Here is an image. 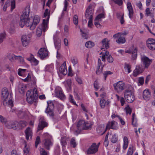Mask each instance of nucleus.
I'll return each mask as SVG.
<instances>
[{
	"label": "nucleus",
	"instance_id": "f257e3e1",
	"mask_svg": "<svg viewBox=\"0 0 155 155\" xmlns=\"http://www.w3.org/2000/svg\"><path fill=\"white\" fill-rule=\"evenodd\" d=\"M27 101L30 104L33 102L36 103L38 98V94L35 88L33 90H30L27 91L26 93Z\"/></svg>",
	"mask_w": 155,
	"mask_h": 155
},
{
	"label": "nucleus",
	"instance_id": "f03ea898",
	"mask_svg": "<svg viewBox=\"0 0 155 155\" xmlns=\"http://www.w3.org/2000/svg\"><path fill=\"white\" fill-rule=\"evenodd\" d=\"M92 125V124L90 123H89L88 122H85L84 120H80L77 123V130H75V132L77 135L80 133L82 130H90Z\"/></svg>",
	"mask_w": 155,
	"mask_h": 155
},
{
	"label": "nucleus",
	"instance_id": "7ed1b4c3",
	"mask_svg": "<svg viewBox=\"0 0 155 155\" xmlns=\"http://www.w3.org/2000/svg\"><path fill=\"white\" fill-rule=\"evenodd\" d=\"M30 11V9L29 6H27L23 10L19 23V25L21 28H23L25 25L26 21L29 19L28 16Z\"/></svg>",
	"mask_w": 155,
	"mask_h": 155
},
{
	"label": "nucleus",
	"instance_id": "20e7f679",
	"mask_svg": "<svg viewBox=\"0 0 155 155\" xmlns=\"http://www.w3.org/2000/svg\"><path fill=\"white\" fill-rule=\"evenodd\" d=\"M40 21V18L38 15H35L34 16L33 20L28 19L26 21L25 25L27 27H30L31 30H33L36 28L37 25L39 23Z\"/></svg>",
	"mask_w": 155,
	"mask_h": 155
},
{
	"label": "nucleus",
	"instance_id": "39448f33",
	"mask_svg": "<svg viewBox=\"0 0 155 155\" xmlns=\"http://www.w3.org/2000/svg\"><path fill=\"white\" fill-rule=\"evenodd\" d=\"M124 98L126 101L129 103H131L135 100V97L132 91L129 89L125 90L124 93Z\"/></svg>",
	"mask_w": 155,
	"mask_h": 155
},
{
	"label": "nucleus",
	"instance_id": "423d86ee",
	"mask_svg": "<svg viewBox=\"0 0 155 155\" xmlns=\"http://www.w3.org/2000/svg\"><path fill=\"white\" fill-rule=\"evenodd\" d=\"M47 104L48 107L45 110V112L49 116L53 117L54 116L53 111L54 108V104L51 101H48Z\"/></svg>",
	"mask_w": 155,
	"mask_h": 155
},
{
	"label": "nucleus",
	"instance_id": "0eeeda50",
	"mask_svg": "<svg viewBox=\"0 0 155 155\" xmlns=\"http://www.w3.org/2000/svg\"><path fill=\"white\" fill-rule=\"evenodd\" d=\"M100 55H101V59L102 61L105 62L106 61V58H107V60L109 63H112L114 61V59L111 55H109V52L107 51H106L104 52H101L100 54Z\"/></svg>",
	"mask_w": 155,
	"mask_h": 155
},
{
	"label": "nucleus",
	"instance_id": "6e6552de",
	"mask_svg": "<svg viewBox=\"0 0 155 155\" xmlns=\"http://www.w3.org/2000/svg\"><path fill=\"white\" fill-rule=\"evenodd\" d=\"M114 90L117 92L119 93L124 89V83L122 81H119L113 84Z\"/></svg>",
	"mask_w": 155,
	"mask_h": 155
},
{
	"label": "nucleus",
	"instance_id": "1a4fd4ad",
	"mask_svg": "<svg viewBox=\"0 0 155 155\" xmlns=\"http://www.w3.org/2000/svg\"><path fill=\"white\" fill-rule=\"evenodd\" d=\"M141 59L144 68H148L152 62V60L145 56L141 57Z\"/></svg>",
	"mask_w": 155,
	"mask_h": 155
},
{
	"label": "nucleus",
	"instance_id": "9d476101",
	"mask_svg": "<svg viewBox=\"0 0 155 155\" xmlns=\"http://www.w3.org/2000/svg\"><path fill=\"white\" fill-rule=\"evenodd\" d=\"M48 28V25L42 23L41 25L39 26L37 28L36 33L38 37L40 36L42 34V32H45Z\"/></svg>",
	"mask_w": 155,
	"mask_h": 155
},
{
	"label": "nucleus",
	"instance_id": "9b49d317",
	"mask_svg": "<svg viewBox=\"0 0 155 155\" xmlns=\"http://www.w3.org/2000/svg\"><path fill=\"white\" fill-rule=\"evenodd\" d=\"M118 126L117 122L114 121L109 122L106 126V130L111 129L114 130H117L118 129Z\"/></svg>",
	"mask_w": 155,
	"mask_h": 155
},
{
	"label": "nucleus",
	"instance_id": "f8f14e48",
	"mask_svg": "<svg viewBox=\"0 0 155 155\" xmlns=\"http://www.w3.org/2000/svg\"><path fill=\"white\" fill-rule=\"evenodd\" d=\"M48 55V52L45 48H41L38 51V56L41 59H43Z\"/></svg>",
	"mask_w": 155,
	"mask_h": 155
},
{
	"label": "nucleus",
	"instance_id": "ddd939ff",
	"mask_svg": "<svg viewBox=\"0 0 155 155\" xmlns=\"http://www.w3.org/2000/svg\"><path fill=\"white\" fill-rule=\"evenodd\" d=\"M9 92L8 89L6 88H4L2 90L1 97L3 100V104H4L5 101L8 99Z\"/></svg>",
	"mask_w": 155,
	"mask_h": 155
},
{
	"label": "nucleus",
	"instance_id": "4468645a",
	"mask_svg": "<svg viewBox=\"0 0 155 155\" xmlns=\"http://www.w3.org/2000/svg\"><path fill=\"white\" fill-rule=\"evenodd\" d=\"M98 151L97 147L96 146L95 143H93L89 148L87 150V153L88 154H92L95 153Z\"/></svg>",
	"mask_w": 155,
	"mask_h": 155
},
{
	"label": "nucleus",
	"instance_id": "2eb2a0df",
	"mask_svg": "<svg viewBox=\"0 0 155 155\" xmlns=\"http://www.w3.org/2000/svg\"><path fill=\"white\" fill-rule=\"evenodd\" d=\"M30 37L29 35H24L21 37L22 45L25 47L28 46L30 41Z\"/></svg>",
	"mask_w": 155,
	"mask_h": 155
},
{
	"label": "nucleus",
	"instance_id": "dca6fc26",
	"mask_svg": "<svg viewBox=\"0 0 155 155\" xmlns=\"http://www.w3.org/2000/svg\"><path fill=\"white\" fill-rule=\"evenodd\" d=\"M143 99L146 101H148L151 97V92L148 89L144 90L143 93Z\"/></svg>",
	"mask_w": 155,
	"mask_h": 155
},
{
	"label": "nucleus",
	"instance_id": "f3484780",
	"mask_svg": "<svg viewBox=\"0 0 155 155\" xmlns=\"http://www.w3.org/2000/svg\"><path fill=\"white\" fill-rule=\"evenodd\" d=\"M42 144L47 149L49 150L50 147L52 146L53 143L49 139H45L42 141Z\"/></svg>",
	"mask_w": 155,
	"mask_h": 155
},
{
	"label": "nucleus",
	"instance_id": "a211bd4d",
	"mask_svg": "<svg viewBox=\"0 0 155 155\" xmlns=\"http://www.w3.org/2000/svg\"><path fill=\"white\" fill-rule=\"evenodd\" d=\"M18 122L17 121H11L9 124L6 125V127L8 129H13L14 130H18Z\"/></svg>",
	"mask_w": 155,
	"mask_h": 155
},
{
	"label": "nucleus",
	"instance_id": "6ab92c4d",
	"mask_svg": "<svg viewBox=\"0 0 155 155\" xmlns=\"http://www.w3.org/2000/svg\"><path fill=\"white\" fill-rule=\"evenodd\" d=\"M144 70L140 65L137 66L133 72V75L135 77H137L138 74L142 73Z\"/></svg>",
	"mask_w": 155,
	"mask_h": 155
},
{
	"label": "nucleus",
	"instance_id": "aec40b11",
	"mask_svg": "<svg viewBox=\"0 0 155 155\" xmlns=\"http://www.w3.org/2000/svg\"><path fill=\"white\" fill-rule=\"evenodd\" d=\"M59 71L61 74L64 75L66 74L67 73V70L66 67L65 62H64L61 66L59 68Z\"/></svg>",
	"mask_w": 155,
	"mask_h": 155
},
{
	"label": "nucleus",
	"instance_id": "412c9836",
	"mask_svg": "<svg viewBox=\"0 0 155 155\" xmlns=\"http://www.w3.org/2000/svg\"><path fill=\"white\" fill-rule=\"evenodd\" d=\"M44 17L45 18L47 16V18L46 19H44L43 20L42 23L44 24H46L48 25V21L50 17V12H48V9H46L44 14Z\"/></svg>",
	"mask_w": 155,
	"mask_h": 155
},
{
	"label": "nucleus",
	"instance_id": "4be33fe9",
	"mask_svg": "<svg viewBox=\"0 0 155 155\" xmlns=\"http://www.w3.org/2000/svg\"><path fill=\"white\" fill-rule=\"evenodd\" d=\"M47 125L48 124L44 119H41L40 120L38 125V130H42L44 127L47 126Z\"/></svg>",
	"mask_w": 155,
	"mask_h": 155
},
{
	"label": "nucleus",
	"instance_id": "5701e85b",
	"mask_svg": "<svg viewBox=\"0 0 155 155\" xmlns=\"http://www.w3.org/2000/svg\"><path fill=\"white\" fill-rule=\"evenodd\" d=\"M127 8L129 11V15L130 18H131L134 14V11L131 4L130 2H128L127 4Z\"/></svg>",
	"mask_w": 155,
	"mask_h": 155
},
{
	"label": "nucleus",
	"instance_id": "b1692460",
	"mask_svg": "<svg viewBox=\"0 0 155 155\" xmlns=\"http://www.w3.org/2000/svg\"><path fill=\"white\" fill-rule=\"evenodd\" d=\"M55 95L57 97L61 99H63L65 97V96L61 88L56 89Z\"/></svg>",
	"mask_w": 155,
	"mask_h": 155
},
{
	"label": "nucleus",
	"instance_id": "393cba45",
	"mask_svg": "<svg viewBox=\"0 0 155 155\" xmlns=\"http://www.w3.org/2000/svg\"><path fill=\"white\" fill-rule=\"evenodd\" d=\"M26 134V138L27 140L29 139V137H31L32 132L31 128L29 127L27 128L25 131Z\"/></svg>",
	"mask_w": 155,
	"mask_h": 155
},
{
	"label": "nucleus",
	"instance_id": "a878e982",
	"mask_svg": "<svg viewBox=\"0 0 155 155\" xmlns=\"http://www.w3.org/2000/svg\"><path fill=\"white\" fill-rule=\"evenodd\" d=\"M27 122L25 121H21L18 122V130L22 129L26 126L27 125Z\"/></svg>",
	"mask_w": 155,
	"mask_h": 155
},
{
	"label": "nucleus",
	"instance_id": "bb28decb",
	"mask_svg": "<svg viewBox=\"0 0 155 155\" xmlns=\"http://www.w3.org/2000/svg\"><path fill=\"white\" fill-rule=\"evenodd\" d=\"M101 60L99 58L98 60V64L97 67V68L96 71V73L97 74H99L101 72V71L100 70V68L101 66V71H102V69L104 67V65L102 66V65H101Z\"/></svg>",
	"mask_w": 155,
	"mask_h": 155
},
{
	"label": "nucleus",
	"instance_id": "cd10ccee",
	"mask_svg": "<svg viewBox=\"0 0 155 155\" xmlns=\"http://www.w3.org/2000/svg\"><path fill=\"white\" fill-rule=\"evenodd\" d=\"M93 11L86 10L85 13V16L87 18H92Z\"/></svg>",
	"mask_w": 155,
	"mask_h": 155
},
{
	"label": "nucleus",
	"instance_id": "c85d7f7f",
	"mask_svg": "<svg viewBox=\"0 0 155 155\" xmlns=\"http://www.w3.org/2000/svg\"><path fill=\"white\" fill-rule=\"evenodd\" d=\"M107 130L106 129L104 130V127L102 126H99L97 129V130L98 133H100L101 134H104Z\"/></svg>",
	"mask_w": 155,
	"mask_h": 155
},
{
	"label": "nucleus",
	"instance_id": "c756f323",
	"mask_svg": "<svg viewBox=\"0 0 155 155\" xmlns=\"http://www.w3.org/2000/svg\"><path fill=\"white\" fill-rule=\"evenodd\" d=\"M132 124L134 127H137L138 125L137 120V119L135 118L134 113L132 115Z\"/></svg>",
	"mask_w": 155,
	"mask_h": 155
},
{
	"label": "nucleus",
	"instance_id": "7c9ffc66",
	"mask_svg": "<svg viewBox=\"0 0 155 155\" xmlns=\"http://www.w3.org/2000/svg\"><path fill=\"white\" fill-rule=\"evenodd\" d=\"M54 42L55 48L58 51L60 48L61 43L59 41H57L55 39L54 36Z\"/></svg>",
	"mask_w": 155,
	"mask_h": 155
},
{
	"label": "nucleus",
	"instance_id": "2f4dec72",
	"mask_svg": "<svg viewBox=\"0 0 155 155\" xmlns=\"http://www.w3.org/2000/svg\"><path fill=\"white\" fill-rule=\"evenodd\" d=\"M124 142L123 147V149L125 150L127 148L128 144V140L126 137H124Z\"/></svg>",
	"mask_w": 155,
	"mask_h": 155
},
{
	"label": "nucleus",
	"instance_id": "473e14b6",
	"mask_svg": "<svg viewBox=\"0 0 155 155\" xmlns=\"http://www.w3.org/2000/svg\"><path fill=\"white\" fill-rule=\"evenodd\" d=\"M102 42L103 47H104L106 49H107L109 48L108 42L107 38L104 39L102 40Z\"/></svg>",
	"mask_w": 155,
	"mask_h": 155
},
{
	"label": "nucleus",
	"instance_id": "72a5a7b5",
	"mask_svg": "<svg viewBox=\"0 0 155 155\" xmlns=\"http://www.w3.org/2000/svg\"><path fill=\"white\" fill-rule=\"evenodd\" d=\"M26 89V85L24 84H21L19 87V91L21 94H23L24 93Z\"/></svg>",
	"mask_w": 155,
	"mask_h": 155
},
{
	"label": "nucleus",
	"instance_id": "f704fd0d",
	"mask_svg": "<svg viewBox=\"0 0 155 155\" xmlns=\"http://www.w3.org/2000/svg\"><path fill=\"white\" fill-rule=\"evenodd\" d=\"M117 38H118L116 40V41L118 43L123 44L125 42L126 40L124 37H123L121 36H119Z\"/></svg>",
	"mask_w": 155,
	"mask_h": 155
},
{
	"label": "nucleus",
	"instance_id": "c9c22d12",
	"mask_svg": "<svg viewBox=\"0 0 155 155\" xmlns=\"http://www.w3.org/2000/svg\"><path fill=\"white\" fill-rule=\"evenodd\" d=\"M8 102H6L7 104H8L10 107H12L13 106V102L12 100V95L11 94H10L9 100H8Z\"/></svg>",
	"mask_w": 155,
	"mask_h": 155
},
{
	"label": "nucleus",
	"instance_id": "e433bc0d",
	"mask_svg": "<svg viewBox=\"0 0 155 155\" xmlns=\"http://www.w3.org/2000/svg\"><path fill=\"white\" fill-rule=\"evenodd\" d=\"M131 68V66L129 64L126 63H125L124 68L126 71L127 70L128 73H129L131 71V70L130 69Z\"/></svg>",
	"mask_w": 155,
	"mask_h": 155
},
{
	"label": "nucleus",
	"instance_id": "4c0bfd02",
	"mask_svg": "<svg viewBox=\"0 0 155 155\" xmlns=\"http://www.w3.org/2000/svg\"><path fill=\"white\" fill-rule=\"evenodd\" d=\"M31 57L32 56V58L31 60L32 64L35 66L37 65L38 64L39 61L35 58L33 55H31Z\"/></svg>",
	"mask_w": 155,
	"mask_h": 155
},
{
	"label": "nucleus",
	"instance_id": "58836bf2",
	"mask_svg": "<svg viewBox=\"0 0 155 155\" xmlns=\"http://www.w3.org/2000/svg\"><path fill=\"white\" fill-rule=\"evenodd\" d=\"M134 151L133 146L132 145H130L127 153V155H132Z\"/></svg>",
	"mask_w": 155,
	"mask_h": 155
},
{
	"label": "nucleus",
	"instance_id": "ea45409f",
	"mask_svg": "<svg viewBox=\"0 0 155 155\" xmlns=\"http://www.w3.org/2000/svg\"><path fill=\"white\" fill-rule=\"evenodd\" d=\"M131 54H132V57L133 60L135 59L137 57V49L135 48L133 51H132Z\"/></svg>",
	"mask_w": 155,
	"mask_h": 155
},
{
	"label": "nucleus",
	"instance_id": "a19ab883",
	"mask_svg": "<svg viewBox=\"0 0 155 155\" xmlns=\"http://www.w3.org/2000/svg\"><path fill=\"white\" fill-rule=\"evenodd\" d=\"M94 45V43L91 41H87L85 44V46L87 48H91Z\"/></svg>",
	"mask_w": 155,
	"mask_h": 155
},
{
	"label": "nucleus",
	"instance_id": "79ce46f5",
	"mask_svg": "<svg viewBox=\"0 0 155 155\" xmlns=\"http://www.w3.org/2000/svg\"><path fill=\"white\" fill-rule=\"evenodd\" d=\"M118 139V137L116 134H114L112 135V137L111 138V141L113 143H116Z\"/></svg>",
	"mask_w": 155,
	"mask_h": 155
},
{
	"label": "nucleus",
	"instance_id": "37998d69",
	"mask_svg": "<svg viewBox=\"0 0 155 155\" xmlns=\"http://www.w3.org/2000/svg\"><path fill=\"white\" fill-rule=\"evenodd\" d=\"M100 106L102 108H104L106 105V102L103 98L101 99L100 101Z\"/></svg>",
	"mask_w": 155,
	"mask_h": 155
},
{
	"label": "nucleus",
	"instance_id": "c03bdc74",
	"mask_svg": "<svg viewBox=\"0 0 155 155\" xmlns=\"http://www.w3.org/2000/svg\"><path fill=\"white\" fill-rule=\"evenodd\" d=\"M109 134V133H107L105 136L104 141V144L106 147L109 144V142L108 140V136Z\"/></svg>",
	"mask_w": 155,
	"mask_h": 155
},
{
	"label": "nucleus",
	"instance_id": "a18cd8bd",
	"mask_svg": "<svg viewBox=\"0 0 155 155\" xmlns=\"http://www.w3.org/2000/svg\"><path fill=\"white\" fill-rule=\"evenodd\" d=\"M6 37V35L5 32L0 34V44L3 42L4 39Z\"/></svg>",
	"mask_w": 155,
	"mask_h": 155
},
{
	"label": "nucleus",
	"instance_id": "49530a36",
	"mask_svg": "<svg viewBox=\"0 0 155 155\" xmlns=\"http://www.w3.org/2000/svg\"><path fill=\"white\" fill-rule=\"evenodd\" d=\"M127 34V33L126 31H124L123 33H118L114 34L113 35V37L116 38L118 37L119 36H121L122 35H126Z\"/></svg>",
	"mask_w": 155,
	"mask_h": 155
},
{
	"label": "nucleus",
	"instance_id": "de8ad7c7",
	"mask_svg": "<svg viewBox=\"0 0 155 155\" xmlns=\"http://www.w3.org/2000/svg\"><path fill=\"white\" fill-rule=\"evenodd\" d=\"M113 74L112 72L110 71H104L103 73V75L104 76V79L106 80L107 76L109 75H111Z\"/></svg>",
	"mask_w": 155,
	"mask_h": 155
},
{
	"label": "nucleus",
	"instance_id": "09e8293b",
	"mask_svg": "<svg viewBox=\"0 0 155 155\" xmlns=\"http://www.w3.org/2000/svg\"><path fill=\"white\" fill-rule=\"evenodd\" d=\"M105 17L104 14L103 13H101L99 14L95 19V21H99L101 18H104Z\"/></svg>",
	"mask_w": 155,
	"mask_h": 155
},
{
	"label": "nucleus",
	"instance_id": "8fccbe9b",
	"mask_svg": "<svg viewBox=\"0 0 155 155\" xmlns=\"http://www.w3.org/2000/svg\"><path fill=\"white\" fill-rule=\"evenodd\" d=\"M146 43L147 45L155 43V39L149 38L147 41Z\"/></svg>",
	"mask_w": 155,
	"mask_h": 155
},
{
	"label": "nucleus",
	"instance_id": "3c124183",
	"mask_svg": "<svg viewBox=\"0 0 155 155\" xmlns=\"http://www.w3.org/2000/svg\"><path fill=\"white\" fill-rule=\"evenodd\" d=\"M0 121L3 124H5V126L6 125H7V124L6 123L7 122L6 119L2 115H0Z\"/></svg>",
	"mask_w": 155,
	"mask_h": 155
},
{
	"label": "nucleus",
	"instance_id": "603ef678",
	"mask_svg": "<svg viewBox=\"0 0 155 155\" xmlns=\"http://www.w3.org/2000/svg\"><path fill=\"white\" fill-rule=\"evenodd\" d=\"M15 8V0H12L11 1V10L12 11Z\"/></svg>",
	"mask_w": 155,
	"mask_h": 155
},
{
	"label": "nucleus",
	"instance_id": "864d4df0",
	"mask_svg": "<svg viewBox=\"0 0 155 155\" xmlns=\"http://www.w3.org/2000/svg\"><path fill=\"white\" fill-rule=\"evenodd\" d=\"M16 113L18 116L20 118H22L24 117V113L21 110H19L16 112Z\"/></svg>",
	"mask_w": 155,
	"mask_h": 155
},
{
	"label": "nucleus",
	"instance_id": "5fc2aeb1",
	"mask_svg": "<svg viewBox=\"0 0 155 155\" xmlns=\"http://www.w3.org/2000/svg\"><path fill=\"white\" fill-rule=\"evenodd\" d=\"M69 99L70 101L73 104H74L76 105L77 106H78L77 104L76 103V102L74 101V99H73V97L72 95L71 94L70 95Z\"/></svg>",
	"mask_w": 155,
	"mask_h": 155
},
{
	"label": "nucleus",
	"instance_id": "6e6d98bb",
	"mask_svg": "<svg viewBox=\"0 0 155 155\" xmlns=\"http://www.w3.org/2000/svg\"><path fill=\"white\" fill-rule=\"evenodd\" d=\"M71 144L73 147H75L77 145L75 140L74 138H72L71 141Z\"/></svg>",
	"mask_w": 155,
	"mask_h": 155
},
{
	"label": "nucleus",
	"instance_id": "4d7b16f0",
	"mask_svg": "<svg viewBox=\"0 0 155 155\" xmlns=\"http://www.w3.org/2000/svg\"><path fill=\"white\" fill-rule=\"evenodd\" d=\"M147 46L149 49L151 50H155V43L150 45H147Z\"/></svg>",
	"mask_w": 155,
	"mask_h": 155
},
{
	"label": "nucleus",
	"instance_id": "13d9d810",
	"mask_svg": "<svg viewBox=\"0 0 155 155\" xmlns=\"http://www.w3.org/2000/svg\"><path fill=\"white\" fill-rule=\"evenodd\" d=\"M66 86L70 89L71 87V79H68L66 81Z\"/></svg>",
	"mask_w": 155,
	"mask_h": 155
},
{
	"label": "nucleus",
	"instance_id": "bf43d9fd",
	"mask_svg": "<svg viewBox=\"0 0 155 155\" xmlns=\"http://www.w3.org/2000/svg\"><path fill=\"white\" fill-rule=\"evenodd\" d=\"M126 113L127 114H130L132 112V110L131 108L129 106H127L125 108Z\"/></svg>",
	"mask_w": 155,
	"mask_h": 155
},
{
	"label": "nucleus",
	"instance_id": "052dcab7",
	"mask_svg": "<svg viewBox=\"0 0 155 155\" xmlns=\"http://www.w3.org/2000/svg\"><path fill=\"white\" fill-rule=\"evenodd\" d=\"M15 58L16 59L18 60L21 63H23L24 62V58L21 56H15Z\"/></svg>",
	"mask_w": 155,
	"mask_h": 155
},
{
	"label": "nucleus",
	"instance_id": "680f3d73",
	"mask_svg": "<svg viewBox=\"0 0 155 155\" xmlns=\"http://www.w3.org/2000/svg\"><path fill=\"white\" fill-rule=\"evenodd\" d=\"M73 22L75 25H78V17L76 15H75L73 18Z\"/></svg>",
	"mask_w": 155,
	"mask_h": 155
},
{
	"label": "nucleus",
	"instance_id": "e2e57ef3",
	"mask_svg": "<svg viewBox=\"0 0 155 155\" xmlns=\"http://www.w3.org/2000/svg\"><path fill=\"white\" fill-rule=\"evenodd\" d=\"M40 151V155H48L47 152L43 148H41Z\"/></svg>",
	"mask_w": 155,
	"mask_h": 155
},
{
	"label": "nucleus",
	"instance_id": "0e129e2a",
	"mask_svg": "<svg viewBox=\"0 0 155 155\" xmlns=\"http://www.w3.org/2000/svg\"><path fill=\"white\" fill-rule=\"evenodd\" d=\"M40 141V137L39 136H37L35 142V147L36 148L37 147Z\"/></svg>",
	"mask_w": 155,
	"mask_h": 155
},
{
	"label": "nucleus",
	"instance_id": "69168bd1",
	"mask_svg": "<svg viewBox=\"0 0 155 155\" xmlns=\"http://www.w3.org/2000/svg\"><path fill=\"white\" fill-rule=\"evenodd\" d=\"M94 87L95 89V90L97 91L98 89V86L97 83V81H95L94 83Z\"/></svg>",
	"mask_w": 155,
	"mask_h": 155
},
{
	"label": "nucleus",
	"instance_id": "338daca9",
	"mask_svg": "<svg viewBox=\"0 0 155 155\" xmlns=\"http://www.w3.org/2000/svg\"><path fill=\"white\" fill-rule=\"evenodd\" d=\"M94 24L96 27L98 28H101V25L99 23V21H95V20H94Z\"/></svg>",
	"mask_w": 155,
	"mask_h": 155
},
{
	"label": "nucleus",
	"instance_id": "774afa93",
	"mask_svg": "<svg viewBox=\"0 0 155 155\" xmlns=\"http://www.w3.org/2000/svg\"><path fill=\"white\" fill-rule=\"evenodd\" d=\"M89 21L88 23V25L89 27L91 28L93 25L92 18L88 19Z\"/></svg>",
	"mask_w": 155,
	"mask_h": 155
}]
</instances>
